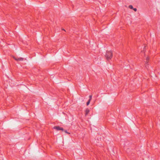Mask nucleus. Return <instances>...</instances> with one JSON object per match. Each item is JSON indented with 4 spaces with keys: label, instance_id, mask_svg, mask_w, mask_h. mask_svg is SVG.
Listing matches in <instances>:
<instances>
[{
    "label": "nucleus",
    "instance_id": "1a4fd4ad",
    "mask_svg": "<svg viewBox=\"0 0 160 160\" xmlns=\"http://www.w3.org/2000/svg\"><path fill=\"white\" fill-rule=\"evenodd\" d=\"M149 59V58L148 57H147L146 58V59H147V60H148V59Z\"/></svg>",
    "mask_w": 160,
    "mask_h": 160
},
{
    "label": "nucleus",
    "instance_id": "f257e3e1",
    "mask_svg": "<svg viewBox=\"0 0 160 160\" xmlns=\"http://www.w3.org/2000/svg\"><path fill=\"white\" fill-rule=\"evenodd\" d=\"M105 56L108 60L110 59L112 56V52L111 51L107 52Z\"/></svg>",
    "mask_w": 160,
    "mask_h": 160
},
{
    "label": "nucleus",
    "instance_id": "39448f33",
    "mask_svg": "<svg viewBox=\"0 0 160 160\" xmlns=\"http://www.w3.org/2000/svg\"><path fill=\"white\" fill-rule=\"evenodd\" d=\"M129 8L131 9H133V7L131 5H130L129 6Z\"/></svg>",
    "mask_w": 160,
    "mask_h": 160
},
{
    "label": "nucleus",
    "instance_id": "7ed1b4c3",
    "mask_svg": "<svg viewBox=\"0 0 160 160\" xmlns=\"http://www.w3.org/2000/svg\"><path fill=\"white\" fill-rule=\"evenodd\" d=\"M14 59L17 61H23V58H14Z\"/></svg>",
    "mask_w": 160,
    "mask_h": 160
},
{
    "label": "nucleus",
    "instance_id": "0eeeda50",
    "mask_svg": "<svg viewBox=\"0 0 160 160\" xmlns=\"http://www.w3.org/2000/svg\"><path fill=\"white\" fill-rule=\"evenodd\" d=\"M89 100H91L92 99V95H90L89 96Z\"/></svg>",
    "mask_w": 160,
    "mask_h": 160
},
{
    "label": "nucleus",
    "instance_id": "423d86ee",
    "mask_svg": "<svg viewBox=\"0 0 160 160\" xmlns=\"http://www.w3.org/2000/svg\"><path fill=\"white\" fill-rule=\"evenodd\" d=\"M90 101L91 100H89L88 102H87V106L89 104Z\"/></svg>",
    "mask_w": 160,
    "mask_h": 160
},
{
    "label": "nucleus",
    "instance_id": "20e7f679",
    "mask_svg": "<svg viewBox=\"0 0 160 160\" xmlns=\"http://www.w3.org/2000/svg\"><path fill=\"white\" fill-rule=\"evenodd\" d=\"M89 110L88 109H87L85 111V116H86L89 112Z\"/></svg>",
    "mask_w": 160,
    "mask_h": 160
},
{
    "label": "nucleus",
    "instance_id": "f03ea898",
    "mask_svg": "<svg viewBox=\"0 0 160 160\" xmlns=\"http://www.w3.org/2000/svg\"><path fill=\"white\" fill-rule=\"evenodd\" d=\"M53 128L54 129H56L57 131H59V130H62V131H63V130H64L62 128H61L59 126H55L53 127Z\"/></svg>",
    "mask_w": 160,
    "mask_h": 160
},
{
    "label": "nucleus",
    "instance_id": "9d476101",
    "mask_svg": "<svg viewBox=\"0 0 160 160\" xmlns=\"http://www.w3.org/2000/svg\"><path fill=\"white\" fill-rule=\"evenodd\" d=\"M65 132L66 133H68V134H69V133L68 132L66 131H65Z\"/></svg>",
    "mask_w": 160,
    "mask_h": 160
},
{
    "label": "nucleus",
    "instance_id": "6e6552de",
    "mask_svg": "<svg viewBox=\"0 0 160 160\" xmlns=\"http://www.w3.org/2000/svg\"><path fill=\"white\" fill-rule=\"evenodd\" d=\"M133 10H134V11H135V12H136V11H137V8H133Z\"/></svg>",
    "mask_w": 160,
    "mask_h": 160
}]
</instances>
